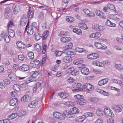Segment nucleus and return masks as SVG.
<instances>
[{"label": "nucleus", "mask_w": 123, "mask_h": 123, "mask_svg": "<svg viewBox=\"0 0 123 123\" xmlns=\"http://www.w3.org/2000/svg\"><path fill=\"white\" fill-rule=\"evenodd\" d=\"M75 98L76 99V102L77 104L83 105L85 104L86 102L84 98V97L79 94L75 95L74 96Z\"/></svg>", "instance_id": "nucleus-1"}, {"label": "nucleus", "mask_w": 123, "mask_h": 123, "mask_svg": "<svg viewBox=\"0 0 123 123\" xmlns=\"http://www.w3.org/2000/svg\"><path fill=\"white\" fill-rule=\"evenodd\" d=\"M84 60L80 58L76 60H75L73 62V63L74 65H77L79 68H83L85 66V65L84 64H82L81 63L83 62Z\"/></svg>", "instance_id": "nucleus-2"}, {"label": "nucleus", "mask_w": 123, "mask_h": 123, "mask_svg": "<svg viewBox=\"0 0 123 123\" xmlns=\"http://www.w3.org/2000/svg\"><path fill=\"white\" fill-rule=\"evenodd\" d=\"M94 45L96 48L98 49L106 50L107 49V46L104 44L96 42L94 43Z\"/></svg>", "instance_id": "nucleus-3"}, {"label": "nucleus", "mask_w": 123, "mask_h": 123, "mask_svg": "<svg viewBox=\"0 0 123 123\" xmlns=\"http://www.w3.org/2000/svg\"><path fill=\"white\" fill-rule=\"evenodd\" d=\"M104 108V114L107 116L112 117H114V114L110 108L107 107H105Z\"/></svg>", "instance_id": "nucleus-4"}, {"label": "nucleus", "mask_w": 123, "mask_h": 123, "mask_svg": "<svg viewBox=\"0 0 123 123\" xmlns=\"http://www.w3.org/2000/svg\"><path fill=\"white\" fill-rule=\"evenodd\" d=\"M92 28L94 30L98 31H102L105 29L104 26L97 24L93 25Z\"/></svg>", "instance_id": "nucleus-5"}, {"label": "nucleus", "mask_w": 123, "mask_h": 123, "mask_svg": "<svg viewBox=\"0 0 123 123\" xmlns=\"http://www.w3.org/2000/svg\"><path fill=\"white\" fill-rule=\"evenodd\" d=\"M25 31L27 32L28 35H29L32 34L33 32V28L31 26H29L28 22L27 23Z\"/></svg>", "instance_id": "nucleus-6"}, {"label": "nucleus", "mask_w": 123, "mask_h": 123, "mask_svg": "<svg viewBox=\"0 0 123 123\" xmlns=\"http://www.w3.org/2000/svg\"><path fill=\"white\" fill-rule=\"evenodd\" d=\"M53 115L55 117L60 120L64 119L65 118L64 116L60 112H55L53 113Z\"/></svg>", "instance_id": "nucleus-7"}, {"label": "nucleus", "mask_w": 123, "mask_h": 123, "mask_svg": "<svg viewBox=\"0 0 123 123\" xmlns=\"http://www.w3.org/2000/svg\"><path fill=\"white\" fill-rule=\"evenodd\" d=\"M27 17L25 14L23 15L21 19L20 22V24L22 26H25L27 22Z\"/></svg>", "instance_id": "nucleus-8"}, {"label": "nucleus", "mask_w": 123, "mask_h": 123, "mask_svg": "<svg viewBox=\"0 0 123 123\" xmlns=\"http://www.w3.org/2000/svg\"><path fill=\"white\" fill-rule=\"evenodd\" d=\"M95 13L96 15L99 16L101 18L105 19L106 17L103 12L100 11L99 10H96L95 11Z\"/></svg>", "instance_id": "nucleus-9"}, {"label": "nucleus", "mask_w": 123, "mask_h": 123, "mask_svg": "<svg viewBox=\"0 0 123 123\" xmlns=\"http://www.w3.org/2000/svg\"><path fill=\"white\" fill-rule=\"evenodd\" d=\"M84 87L86 90L89 91H91L93 89V86L89 83L85 84L84 85Z\"/></svg>", "instance_id": "nucleus-10"}, {"label": "nucleus", "mask_w": 123, "mask_h": 123, "mask_svg": "<svg viewBox=\"0 0 123 123\" xmlns=\"http://www.w3.org/2000/svg\"><path fill=\"white\" fill-rule=\"evenodd\" d=\"M1 36L2 37H3L5 41L7 43H9L10 40V39L9 37L4 31H2L1 33Z\"/></svg>", "instance_id": "nucleus-11"}, {"label": "nucleus", "mask_w": 123, "mask_h": 123, "mask_svg": "<svg viewBox=\"0 0 123 123\" xmlns=\"http://www.w3.org/2000/svg\"><path fill=\"white\" fill-rule=\"evenodd\" d=\"M39 62L38 60L32 61L30 62V66L32 68L37 67L39 64Z\"/></svg>", "instance_id": "nucleus-12"}, {"label": "nucleus", "mask_w": 123, "mask_h": 123, "mask_svg": "<svg viewBox=\"0 0 123 123\" xmlns=\"http://www.w3.org/2000/svg\"><path fill=\"white\" fill-rule=\"evenodd\" d=\"M92 64L94 65L100 67H104L105 66V65L104 63L96 60L92 62Z\"/></svg>", "instance_id": "nucleus-13"}, {"label": "nucleus", "mask_w": 123, "mask_h": 123, "mask_svg": "<svg viewBox=\"0 0 123 123\" xmlns=\"http://www.w3.org/2000/svg\"><path fill=\"white\" fill-rule=\"evenodd\" d=\"M19 69L22 71L24 72L27 71L29 69V67L27 65L23 64L19 67Z\"/></svg>", "instance_id": "nucleus-14"}, {"label": "nucleus", "mask_w": 123, "mask_h": 123, "mask_svg": "<svg viewBox=\"0 0 123 123\" xmlns=\"http://www.w3.org/2000/svg\"><path fill=\"white\" fill-rule=\"evenodd\" d=\"M62 60L64 62L68 63L72 61V58L70 56H66L63 58Z\"/></svg>", "instance_id": "nucleus-15"}, {"label": "nucleus", "mask_w": 123, "mask_h": 123, "mask_svg": "<svg viewBox=\"0 0 123 123\" xmlns=\"http://www.w3.org/2000/svg\"><path fill=\"white\" fill-rule=\"evenodd\" d=\"M63 114L66 117H68L74 118V114H71V112L69 113V111H64Z\"/></svg>", "instance_id": "nucleus-16"}, {"label": "nucleus", "mask_w": 123, "mask_h": 123, "mask_svg": "<svg viewBox=\"0 0 123 123\" xmlns=\"http://www.w3.org/2000/svg\"><path fill=\"white\" fill-rule=\"evenodd\" d=\"M8 77L11 80L13 81H16L17 79V76L13 73H11L8 75Z\"/></svg>", "instance_id": "nucleus-17"}, {"label": "nucleus", "mask_w": 123, "mask_h": 123, "mask_svg": "<svg viewBox=\"0 0 123 123\" xmlns=\"http://www.w3.org/2000/svg\"><path fill=\"white\" fill-rule=\"evenodd\" d=\"M112 108L116 112H119L122 111V109L119 105H113L112 106Z\"/></svg>", "instance_id": "nucleus-18"}, {"label": "nucleus", "mask_w": 123, "mask_h": 123, "mask_svg": "<svg viewBox=\"0 0 123 123\" xmlns=\"http://www.w3.org/2000/svg\"><path fill=\"white\" fill-rule=\"evenodd\" d=\"M18 102V99L17 98H14L10 101V104L11 106H16Z\"/></svg>", "instance_id": "nucleus-19"}, {"label": "nucleus", "mask_w": 123, "mask_h": 123, "mask_svg": "<svg viewBox=\"0 0 123 123\" xmlns=\"http://www.w3.org/2000/svg\"><path fill=\"white\" fill-rule=\"evenodd\" d=\"M108 81V79L107 78L103 79L98 82V85L100 86H102L106 84Z\"/></svg>", "instance_id": "nucleus-20"}, {"label": "nucleus", "mask_w": 123, "mask_h": 123, "mask_svg": "<svg viewBox=\"0 0 123 123\" xmlns=\"http://www.w3.org/2000/svg\"><path fill=\"white\" fill-rule=\"evenodd\" d=\"M86 119V117L84 115L78 117L76 119V121L78 122H81Z\"/></svg>", "instance_id": "nucleus-21"}, {"label": "nucleus", "mask_w": 123, "mask_h": 123, "mask_svg": "<svg viewBox=\"0 0 123 123\" xmlns=\"http://www.w3.org/2000/svg\"><path fill=\"white\" fill-rule=\"evenodd\" d=\"M10 11V8L9 7H7L5 8V16L6 18H8L9 17V13Z\"/></svg>", "instance_id": "nucleus-22"}, {"label": "nucleus", "mask_w": 123, "mask_h": 123, "mask_svg": "<svg viewBox=\"0 0 123 123\" xmlns=\"http://www.w3.org/2000/svg\"><path fill=\"white\" fill-rule=\"evenodd\" d=\"M81 71L82 74L85 75H87L90 73L88 68L84 67L82 68Z\"/></svg>", "instance_id": "nucleus-23"}, {"label": "nucleus", "mask_w": 123, "mask_h": 123, "mask_svg": "<svg viewBox=\"0 0 123 123\" xmlns=\"http://www.w3.org/2000/svg\"><path fill=\"white\" fill-rule=\"evenodd\" d=\"M58 95L63 98H67L69 96L68 94L66 92H60L58 93Z\"/></svg>", "instance_id": "nucleus-24"}, {"label": "nucleus", "mask_w": 123, "mask_h": 123, "mask_svg": "<svg viewBox=\"0 0 123 123\" xmlns=\"http://www.w3.org/2000/svg\"><path fill=\"white\" fill-rule=\"evenodd\" d=\"M63 52L65 54L68 55H73L74 53L71 51L70 49H66L63 50Z\"/></svg>", "instance_id": "nucleus-25"}, {"label": "nucleus", "mask_w": 123, "mask_h": 123, "mask_svg": "<svg viewBox=\"0 0 123 123\" xmlns=\"http://www.w3.org/2000/svg\"><path fill=\"white\" fill-rule=\"evenodd\" d=\"M96 113L98 115L102 116L104 114V111L101 108H98L97 111Z\"/></svg>", "instance_id": "nucleus-26"}, {"label": "nucleus", "mask_w": 123, "mask_h": 123, "mask_svg": "<svg viewBox=\"0 0 123 123\" xmlns=\"http://www.w3.org/2000/svg\"><path fill=\"white\" fill-rule=\"evenodd\" d=\"M17 46L20 49H24L25 47V45L22 42L18 41L16 43Z\"/></svg>", "instance_id": "nucleus-27"}, {"label": "nucleus", "mask_w": 123, "mask_h": 123, "mask_svg": "<svg viewBox=\"0 0 123 123\" xmlns=\"http://www.w3.org/2000/svg\"><path fill=\"white\" fill-rule=\"evenodd\" d=\"M105 25L108 26L112 27H114L116 26V25L115 24L111 22L109 20H107L106 21Z\"/></svg>", "instance_id": "nucleus-28"}, {"label": "nucleus", "mask_w": 123, "mask_h": 123, "mask_svg": "<svg viewBox=\"0 0 123 123\" xmlns=\"http://www.w3.org/2000/svg\"><path fill=\"white\" fill-rule=\"evenodd\" d=\"M79 27L83 30H86L88 28L87 25L84 23H80L79 24Z\"/></svg>", "instance_id": "nucleus-29"}, {"label": "nucleus", "mask_w": 123, "mask_h": 123, "mask_svg": "<svg viewBox=\"0 0 123 123\" xmlns=\"http://www.w3.org/2000/svg\"><path fill=\"white\" fill-rule=\"evenodd\" d=\"M37 101L36 100L32 101L30 104H29L28 106L30 108H33L35 107L37 105Z\"/></svg>", "instance_id": "nucleus-30"}, {"label": "nucleus", "mask_w": 123, "mask_h": 123, "mask_svg": "<svg viewBox=\"0 0 123 123\" xmlns=\"http://www.w3.org/2000/svg\"><path fill=\"white\" fill-rule=\"evenodd\" d=\"M39 74V72L38 71H32L31 72L30 74L33 77L35 78Z\"/></svg>", "instance_id": "nucleus-31"}, {"label": "nucleus", "mask_w": 123, "mask_h": 123, "mask_svg": "<svg viewBox=\"0 0 123 123\" xmlns=\"http://www.w3.org/2000/svg\"><path fill=\"white\" fill-rule=\"evenodd\" d=\"M35 78H34L31 76L30 77L27 78L25 80L26 83H29L31 82H34L36 80Z\"/></svg>", "instance_id": "nucleus-32"}, {"label": "nucleus", "mask_w": 123, "mask_h": 123, "mask_svg": "<svg viewBox=\"0 0 123 123\" xmlns=\"http://www.w3.org/2000/svg\"><path fill=\"white\" fill-rule=\"evenodd\" d=\"M70 110L71 112V114H73L78 113L79 112V110L75 107H74L70 109Z\"/></svg>", "instance_id": "nucleus-33"}, {"label": "nucleus", "mask_w": 123, "mask_h": 123, "mask_svg": "<svg viewBox=\"0 0 123 123\" xmlns=\"http://www.w3.org/2000/svg\"><path fill=\"white\" fill-rule=\"evenodd\" d=\"M71 39V38L70 37H64L61 38V41L63 43H65L67 42L70 41Z\"/></svg>", "instance_id": "nucleus-34"}, {"label": "nucleus", "mask_w": 123, "mask_h": 123, "mask_svg": "<svg viewBox=\"0 0 123 123\" xmlns=\"http://www.w3.org/2000/svg\"><path fill=\"white\" fill-rule=\"evenodd\" d=\"M89 100L92 102L94 103H96L99 101V99L97 97H92L89 98Z\"/></svg>", "instance_id": "nucleus-35"}, {"label": "nucleus", "mask_w": 123, "mask_h": 123, "mask_svg": "<svg viewBox=\"0 0 123 123\" xmlns=\"http://www.w3.org/2000/svg\"><path fill=\"white\" fill-rule=\"evenodd\" d=\"M114 66L116 69L119 71H121L123 70V67L121 64H115Z\"/></svg>", "instance_id": "nucleus-36"}, {"label": "nucleus", "mask_w": 123, "mask_h": 123, "mask_svg": "<svg viewBox=\"0 0 123 123\" xmlns=\"http://www.w3.org/2000/svg\"><path fill=\"white\" fill-rule=\"evenodd\" d=\"M20 10V7L18 5L16 6L14 8V13L15 14H17L18 13Z\"/></svg>", "instance_id": "nucleus-37"}, {"label": "nucleus", "mask_w": 123, "mask_h": 123, "mask_svg": "<svg viewBox=\"0 0 123 123\" xmlns=\"http://www.w3.org/2000/svg\"><path fill=\"white\" fill-rule=\"evenodd\" d=\"M31 8H30L29 10L28 14V16L30 18H32L33 16L34 12L32 10H31Z\"/></svg>", "instance_id": "nucleus-38"}, {"label": "nucleus", "mask_w": 123, "mask_h": 123, "mask_svg": "<svg viewBox=\"0 0 123 123\" xmlns=\"http://www.w3.org/2000/svg\"><path fill=\"white\" fill-rule=\"evenodd\" d=\"M49 34V32L48 31L46 30L44 31L43 34V40L45 39L48 37Z\"/></svg>", "instance_id": "nucleus-39"}, {"label": "nucleus", "mask_w": 123, "mask_h": 123, "mask_svg": "<svg viewBox=\"0 0 123 123\" xmlns=\"http://www.w3.org/2000/svg\"><path fill=\"white\" fill-rule=\"evenodd\" d=\"M73 86L74 88H79L81 87V85L80 83L76 82L73 83Z\"/></svg>", "instance_id": "nucleus-40"}, {"label": "nucleus", "mask_w": 123, "mask_h": 123, "mask_svg": "<svg viewBox=\"0 0 123 123\" xmlns=\"http://www.w3.org/2000/svg\"><path fill=\"white\" fill-rule=\"evenodd\" d=\"M107 7L109 10L111 11L115 10V8L114 6L112 4H108L107 5Z\"/></svg>", "instance_id": "nucleus-41"}, {"label": "nucleus", "mask_w": 123, "mask_h": 123, "mask_svg": "<svg viewBox=\"0 0 123 123\" xmlns=\"http://www.w3.org/2000/svg\"><path fill=\"white\" fill-rule=\"evenodd\" d=\"M29 97V96L28 95H24L21 98V101L23 102H26L28 100Z\"/></svg>", "instance_id": "nucleus-42"}, {"label": "nucleus", "mask_w": 123, "mask_h": 123, "mask_svg": "<svg viewBox=\"0 0 123 123\" xmlns=\"http://www.w3.org/2000/svg\"><path fill=\"white\" fill-rule=\"evenodd\" d=\"M8 34L12 38L14 36V31L10 29L9 30Z\"/></svg>", "instance_id": "nucleus-43"}, {"label": "nucleus", "mask_w": 123, "mask_h": 123, "mask_svg": "<svg viewBox=\"0 0 123 123\" xmlns=\"http://www.w3.org/2000/svg\"><path fill=\"white\" fill-rule=\"evenodd\" d=\"M18 116L17 114L16 113H13L9 115V117L10 119H12Z\"/></svg>", "instance_id": "nucleus-44"}, {"label": "nucleus", "mask_w": 123, "mask_h": 123, "mask_svg": "<svg viewBox=\"0 0 123 123\" xmlns=\"http://www.w3.org/2000/svg\"><path fill=\"white\" fill-rule=\"evenodd\" d=\"M66 19V21L69 23L73 22L74 20V18L70 16H67Z\"/></svg>", "instance_id": "nucleus-45"}, {"label": "nucleus", "mask_w": 123, "mask_h": 123, "mask_svg": "<svg viewBox=\"0 0 123 123\" xmlns=\"http://www.w3.org/2000/svg\"><path fill=\"white\" fill-rule=\"evenodd\" d=\"M73 31L74 32L79 35L81 34L82 33L80 29H73Z\"/></svg>", "instance_id": "nucleus-46"}, {"label": "nucleus", "mask_w": 123, "mask_h": 123, "mask_svg": "<svg viewBox=\"0 0 123 123\" xmlns=\"http://www.w3.org/2000/svg\"><path fill=\"white\" fill-rule=\"evenodd\" d=\"M63 53V51L62 52L60 51L57 50L55 52V55L56 57L60 56Z\"/></svg>", "instance_id": "nucleus-47"}, {"label": "nucleus", "mask_w": 123, "mask_h": 123, "mask_svg": "<svg viewBox=\"0 0 123 123\" xmlns=\"http://www.w3.org/2000/svg\"><path fill=\"white\" fill-rule=\"evenodd\" d=\"M34 47L36 50L37 51H39L41 50V46L38 44H35Z\"/></svg>", "instance_id": "nucleus-48"}, {"label": "nucleus", "mask_w": 123, "mask_h": 123, "mask_svg": "<svg viewBox=\"0 0 123 123\" xmlns=\"http://www.w3.org/2000/svg\"><path fill=\"white\" fill-rule=\"evenodd\" d=\"M13 89L17 91H19L20 90V86L17 85L15 84L13 86Z\"/></svg>", "instance_id": "nucleus-49"}, {"label": "nucleus", "mask_w": 123, "mask_h": 123, "mask_svg": "<svg viewBox=\"0 0 123 123\" xmlns=\"http://www.w3.org/2000/svg\"><path fill=\"white\" fill-rule=\"evenodd\" d=\"M111 81L114 83L117 84L119 85L122 81L119 80L112 79L111 80Z\"/></svg>", "instance_id": "nucleus-50"}, {"label": "nucleus", "mask_w": 123, "mask_h": 123, "mask_svg": "<svg viewBox=\"0 0 123 123\" xmlns=\"http://www.w3.org/2000/svg\"><path fill=\"white\" fill-rule=\"evenodd\" d=\"M83 48H80L78 47H76V51L78 52L81 53L84 52L85 51V50Z\"/></svg>", "instance_id": "nucleus-51"}, {"label": "nucleus", "mask_w": 123, "mask_h": 123, "mask_svg": "<svg viewBox=\"0 0 123 123\" xmlns=\"http://www.w3.org/2000/svg\"><path fill=\"white\" fill-rule=\"evenodd\" d=\"M28 56L29 58L30 59H33L34 58V53L32 52H30L28 53Z\"/></svg>", "instance_id": "nucleus-52"}, {"label": "nucleus", "mask_w": 123, "mask_h": 123, "mask_svg": "<svg viewBox=\"0 0 123 123\" xmlns=\"http://www.w3.org/2000/svg\"><path fill=\"white\" fill-rule=\"evenodd\" d=\"M93 114L91 112H88L84 114V116H85L86 117H92L93 116Z\"/></svg>", "instance_id": "nucleus-53"}, {"label": "nucleus", "mask_w": 123, "mask_h": 123, "mask_svg": "<svg viewBox=\"0 0 123 123\" xmlns=\"http://www.w3.org/2000/svg\"><path fill=\"white\" fill-rule=\"evenodd\" d=\"M73 44L72 43H70L68 44H66L65 46L67 49H70L73 47Z\"/></svg>", "instance_id": "nucleus-54"}, {"label": "nucleus", "mask_w": 123, "mask_h": 123, "mask_svg": "<svg viewBox=\"0 0 123 123\" xmlns=\"http://www.w3.org/2000/svg\"><path fill=\"white\" fill-rule=\"evenodd\" d=\"M26 112L24 111H20L18 113V116L20 117L24 116L25 115Z\"/></svg>", "instance_id": "nucleus-55"}, {"label": "nucleus", "mask_w": 123, "mask_h": 123, "mask_svg": "<svg viewBox=\"0 0 123 123\" xmlns=\"http://www.w3.org/2000/svg\"><path fill=\"white\" fill-rule=\"evenodd\" d=\"M35 39L37 40H39L41 38V37L40 36V34L38 33H37L35 34Z\"/></svg>", "instance_id": "nucleus-56"}, {"label": "nucleus", "mask_w": 123, "mask_h": 123, "mask_svg": "<svg viewBox=\"0 0 123 123\" xmlns=\"http://www.w3.org/2000/svg\"><path fill=\"white\" fill-rule=\"evenodd\" d=\"M93 71L96 74H99L101 73L102 72L100 70L98 69H94L93 70Z\"/></svg>", "instance_id": "nucleus-57"}, {"label": "nucleus", "mask_w": 123, "mask_h": 123, "mask_svg": "<svg viewBox=\"0 0 123 123\" xmlns=\"http://www.w3.org/2000/svg\"><path fill=\"white\" fill-rule=\"evenodd\" d=\"M95 33V38L98 39L101 36V34L99 32H97Z\"/></svg>", "instance_id": "nucleus-58"}, {"label": "nucleus", "mask_w": 123, "mask_h": 123, "mask_svg": "<svg viewBox=\"0 0 123 123\" xmlns=\"http://www.w3.org/2000/svg\"><path fill=\"white\" fill-rule=\"evenodd\" d=\"M79 73V71L78 70H75L74 68V70L71 73V74L73 75H76L78 74Z\"/></svg>", "instance_id": "nucleus-59"}, {"label": "nucleus", "mask_w": 123, "mask_h": 123, "mask_svg": "<svg viewBox=\"0 0 123 123\" xmlns=\"http://www.w3.org/2000/svg\"><path fill=\"white\" fill-rule=\"evenodd\" d=\"M13 26V24L12 21H10L7 24V27L8 29L11 28Z\"/></svg>", "instance_id": "nucleus-60"}, {"label": "nucleus", "mask_w": 123, "mask_h": 123, "mask_svg": "<svg viewBox=\"0 0 123 123\" xmlns=\"http://www.w3.org/2000/svg\"><path fill=\"white\" fill-rule=\"evenodd\" d=\"M67 106L69 107L72 106L74 105V103L71 101H69L66 103Z\"/></svg>", "instance_id": "nucleus-61"}, {"label": "nucleus", "mask_w": 123, "mask_h": 123, "mask_svg": "<svg viewBox=\"0 0 123 123\" xmlns=\"http://www.w3.org/2000/svg\"><path fill=\"white\" fill-rule=\"evenodd\" d=\"M67 80L69 83H71L74 81L75 80L71 77H70Z\"/></svg>", "instance_id": "nucleus-62"}, {"label": "nucleus", "mask_w": 123, "mask_h": 123, "mask_svg": "<svg viewBox=\"0 0 123 123\" xmlns=\"http://www.w3.org/2000/svg\"><path fill=\"white\" fill-rule=\"evenodd\" d=\"M18 59L21 61H23L24 59V57L23 55H19L18 56Z\"/></svg>", "instance_id": "nucleus-63"}, {"label": "nucleus", "mask_w": 123, "mask_h": 123, "mask_svg": "<svg viewBox=\"0 0 123 123\" xmlns=\"http://www.w3.org/2000/svg\"><path fill=\"white\" fill-rule=\"evenodd\" d=\"M65 34V33L64 31H61L59 32L58 33V36H62Z\"/></svg>", "instance_id": "nucleus-64"}]
</instances>
